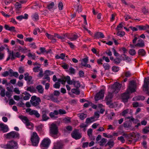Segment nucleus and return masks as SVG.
Returning a JSON list of instances; mask_svg holds the SVG:
<instances>
[{
    "instance_id": "25",
    "label": "nucleus",
    "mask_w": 149,
    "mask_h": 149,
    "mask_svg": "<svg viewBox=\"0 0 149 149\" xmlns=\"http://www.w3.org/2000/svg\"><path fill=\"white\" fill-rule=\"evenodd\" d=\"M94 36L97 38H103L104 36L103 34L101 32H97L95 34Z\"/></svg>"
},
{
    "instance_id": "37",
    "label": "nucleus",
    "mask_w": 149,
    "mask_h": 149,
    "mask_svg": "<svg viewBox=\"0 0 149 149\" xmlns=\"http://www.w3.org/2000/svg\"><path fill=\"white\" fill-rule=\"evenodd\" d=\"M88 58L86 57L83 59L81 61V65L82 66H84L87 64L88 61Z\"/></svg>"
},
{
    "instance_id": "28",
    "label": "nucleus",
    "mask_w": 149,
    "mask_h": 149,
    "mask_svg": "<svg viewBox=\"0 0 149 149\" xmlns=\"http://www.w3.org/2000/svg\"><path fill=\"white\" fill-rule=\"evenodd\" d=\"M126 119H129L133 121V123L136 124L139 122V120L137 119H135L132 116L130 117H126Z\"/></svg>"
},
{
    "instance_id": "4",
    "label": "nucleus",
    "mask_w": 149,
    "mask_h": 149,
    "mask_svg": "<svg viewBox=\"0 0 149 149\" xmlns=\"http://www.w3.org/2000/svg\"><path fill=\"white\" fill-rule=\"evenodd\" d=\"M19 118L21 119L22 121L25 124L27 128L30 130H33V124L29 122L28 118L23 116H20Z\"/></svg>"
},
{
    "instance_id": "52",
    "label": "nucleus",
    "mask_w": 149,
    "mask_h": 149,
    "mask_svg": "<svg viewBox=\"0 0 149 149\" xmlns=\"http://www.w3.org/2000/svg\"><path fill=\"white\" fill-rule=\"evenodd\" d=\"M28 56L29 57L33 59H35L36 58L35 54L33 53H29L28 54Z\"/></svg>"
},
{
    "instance_id": "16",
    "label": "nucleus",
    "mask_w": 149,
    "mask_h": 149,
    "mask_svg": "<svg viewBox=\"0 0 149 149\" xmlns=\"http://www.w3.org/2000/svg\"><path fill=\"white\" fill-rule=\"evenodd\" d=\"M68 84L69 85L73 84L74 87L76 88H79L80 86V84L79 82L78 81H76L73 79L68 82Z\"/></svg>"
},
{
    "instance_id": "62",
    "label": "nucleus",
    "mask_w": 149,
    "mask_h": 149,
    "mask_svg": "<svg viewBox=\"0 0 149 149\" xmlns=\"http://www.w3.org/2000/svg\"><path fill=\"white\" fill-rule=\"evenodd\" d=\"M10 74L9 71H5L2 74V75L3 77H6L8 75Z\"/></svg>"
},
{
    "instance_id": "26",
    "label": "nucleus",
    "mask_w": 149,
    "mask_h": 149,
    "mask_svg": "<svg viewBox=\"0 0 149 149\" xmlns=\"http://www.w3.org/2000/svg\"><path fill=\"white\" fill-rule=\"evenodd\" d=\"M4 49V47L3 46L0 47V60L3 59L4 57V53L1 52Z\"/></svg>"
},
{
    "instance_id": "13",
    "label": "nucleus",
    "mask_w": 149,
    "mask_h": 149,
    "mask_svg": "<svg viewBox=\"0 0 149 149\" xmlns=\"http://www.w3.org/2000/svg\"><path fill=\"white\" fill-rule=\"evenodd\" d=\"M71 134L72 137L76 140L79 139L81 137V134L79 133L78 130H74Z\"/></svg>"
},
{
    "instance_id": "40",
    "label": "nucleus",
    "mask_w": 149,
    "mask_h": 149,
    "mask_svg": "<svg viewBox=\"0 0 149 149\" xmlns=\"http://www.w3.org/2000/svg\"><path fill=\"white\" fill-rule=\"evenodd\" d=\"M65 55L63 53L61 54L60 55H57L55 56V58L56 59H58L61 58L62 59H64L65 57Z\"/></svg>"
},
{
    "instance_id": "10",
    "label": "nucleus",
    "mask_w": 149,
    "mask_h": 149,
    "mask_svg": "<svg viewBox=\"0 0 149 149\" xmlns=\"http://www.w3.org/2000/svg\"><path fill=\"white\" fill-rule=\"evenodd\" d=\"M149 78H145L143 86V90L146 93L149 95Z\"/></svg>"
},
{
    "instance_id": "3",
    "label": "nucleus",
    "mask_w": 149,
    "mask_h": 149,
    "mask_svg": "<svg viewBox=\"0 0 149 149\" xmlns=\"http://www.w3.org/2000/svg\"><path fill=\"white\" fill-rule=\"evenodd\" d=\"M1 147L6 149H17L18 148L17 143L13 141L8 142L6 145L1 144Z\"/></svg>"
},
{
    "instance_id": "57",
    "label": "nucleus",
    "mask_w": 149,
    "mask_h": 149,
    "mask_svg": "<svg viewBox=\"0 0 149 149\" xmlns=\"http://www.w3.org/2000/svg\"><path fill=\"white\" fill-rule=\"evenodd\" d=\"M108 145L111 148L113 147L114 144V143L113 141H110L107 143Z\"/></svg>"
},
{
    "instance_id": "60",
    "label": "nucleus",
    "mask_w": 149,
    "mask_h": 149,
    "mask_svg": "<svg viewBox=\"0 0 149 149\" xmlns=\"http://www.w3.org/2000/svg\"><path fill=\"white\" fill-rule=\"evenodd\" d=\"M67 43L70 45V48L72 49H74L75 47V45L71 42L68 41L67 42Z\"/></svg>"
},
{
    "instance_id": "47",
    "label": "nucleus",
    "mask_w": 149,
    "mask_h": 149,
    "mask_svg": "<svg viewBox=\"0 0 149 149\" xmlns=\"http://www.w3.org/2000/svg\"><path fill=\"white\" fill-rule=\"evenodd\" d=\"M129 54L132 56H134L136 54V52L134 49H130L129 51Z\"/></svg>"
},
{
    "instance_id": "54",
    "label": "nucleus",
    "mask_w": 149,
    "mask_h": 149,
    "mask_svg": "<svg viewBox=\"0 0 149 149\" xmlns=\"http://www.w3.org/2000/svg\"><path fill=\"white\" fill-rule=\"evenodd\" d=\"M58 7L60 10H63V5L62 2L60 1L59 2L58 4Z\"/></svg>"
},
{
    "instance_id": "35",
    "label": "nucleus",
    "mask_w": 149,
    "mask_h": 149,
    "mask_svg": "<svg viewBox=\"0 0 149 149\" xmlns=\"http://www.w3.org/2000/svg\"><path fill=\"white\" fill-rule=\"evenodd\" d=\"M58 114V111L56 110H55L53 112H51L49 113V116L51 118H55V115H57Z\"/></svg>"
},
{
    "instance_id": "38",
    "label": "nucleus",
    "mask_w": 149,
    "mask_h": 149,
    "mask_svg": "<svg viewBox=\"0 0 149 149\" xmlns=\"http://www.w3.org/2000/svg\"><path fill=\"white\" fill-rule=\"evenodd\" d=\"M32 19L34 21H37L39 19V16L38 13H35L32 16Z\"/></svg>"
},
{
    "instance_id": "9",
    "label": "nucleus",
    "mask_w": 149,
    "mask_h": 149,
    "mask_svg": "<svg viewBox=\"0 0 149 149\" xmlns=\"http://www.w3.org/2000/svg\"><path fill=\"white\" fill-rule=\"evenodd\" d=\"M51 143V141L49 138H45L42 141L40 146L42 149L47 148Z\"/></svg>"
},
{
    "instance_id": "29",
    "label": "nucleus",
    "mask_w": 149,
    "mask_h": 149,
    "mask_svg": "<svg viewBox=\"0 0 149 149\" xmlns=\"http://www.w3.org/2000/svg\"><path fill=\"white\" fill-rule=\"evenodd\" d=\"M132 112V110L130 109H127L123 111L121 113V115L123 116H125L127 114Z\"/></svg>"
},
{
    "instance_id": "17",
    "label": "nucleus",
    "mask_w": 149,
    "mask_h": 149,
    "mask_svg": "<svg viewBox=\"0 0 149 149\" xmlns=\"http://www.w3.org/2000/svg\"><path fill=\"white\" fill-rule=\"evenodd\" d=\"M9 130V128L8 126L3 123L0 124V131H2L3 132H7Z\"/></svg>"
},
{
    "instance_id": "22",
    "label": "nucleus",
    "mask_w": 149,
    "mask_h": 149,
    "mask_svg": "<svg viewBox=\"0 0 149 149\" xmlns=\"http://www.w3.org/2000/svg\"><path fill=\"white\" fill-rule=\"evenodd\" d=\"M79 37L77 34H72L68 37V38L71 41H72L76 40Z\"/></svg>"
},
{
    "instance_id": "23",
    "label": "nucleus",
    "mask_w": 149,
    "mask_h": 149,
    "mask_svg": "<svg viewBox=\"0 0 149 149\" xmlns=\"http://www.w3.org/2000/svg\"><path fill=\"white\" fill-rule=\"evenodd\" d=\"M36 89L38 92L40 94H42L44 92V88L41 85L37 86L36 87Z\"/></svg>"
},
{
    "instance_id": "7",
    "label": "nucleus",
    "mask_w": 149,
    "mask_h": 149,
    "mask_svg": "<svg viewBox=\"0 0 149 149\" xmlns=\"http://www.w3.org/2000/svg\"><path fill=\"white\" fill-rule=\"evenodd\" d=\"M30 102L33 106L36 107L39 105L41 100L40 97L33 96L31 97Z\"/></svg>"
},
{
    "instance_id": "1",
    "label": "nucleus",
    "mask_w": 149,
    "mask_h": 149,
    "mask_svg": "<svg viewBox=\"0 0 149 149\" xmlns=\"http://www.w3.org/2000/svg\"><path fill=\"white\" fill-rule=\"evenodd\" d=\"M136 83L134 81H130L126 92L123 93L122 95V99L123 102H127L130 95L131 93L136 91Z\"/></svg>"
},
{
    "instance_id": "12",
    "label": "nucleus",
    "mask_w": 149,
    "mask_h": 149,
    "mask_svg": "<svg viewBox=\"0 0 149 149\" xmlns=\"http://www.w3.org/2000/svg\"><path fill=\"white\" fill-rule=\"evenodd\" d=\"M104 89L101 90L98 93H97L95 97V101L102 99L104 96Z\"/></svg>"
},
{
    "instance_id": "59",
    "label": "nucleus",
    "mask_w": 149,
    "mask_h": 149,
    "mask_svg": "<svg viewBox=\"0 0 149 149\" xmlns=\"http://www.w3.org/2000/svg\"><path fill=\"white\" fill-rule=\"evenodd\" d=\"M112 50L113 53L114 55L115 56L118 57L119 56V54L116 51V50L114 48H112Z\"/></svg>"
},
{
    "instance_id": "50",
    "label": "nucleus",
    "mask_w": 149,
    "mask_h": 149,
    "mask_svg": "<svg viewBox=\"0 0 149 149\" xmlns=\"http://www.w3.org/2000/svg\"><path fill=\"white\" fill-rule=\"evenodd\" d=\"M125 32L124 31H118L116 33V35L118 36H119L120 37H122L125 35Z\"/></svg>"
},
{
    "instance_id": "51",
    "label": "nucleus",
    "mask_w": 149,
    "mask_h": 149,
    "mask_svg": "<svg viewBox=\"0 0 149 149\" xmlns=\"http://www.w3.org/2000/svg\"><path fill=\"white\" fill-rule=\"evenodd\" d=\"M103 66L105 70H108L110 68L109 65L107 63H104Z\"/></svg>"
},
{
    "instance_id": "2",
    "label": "nucleus",
    "mask_w": 149,
    "mask_h": 149,
    "mask_svg": "<svg viewBox=\"0 0 149 149\" xmlns=\"http://www.w3.org/2000/svg\"><path fill=\"white\" fill-rule=\"evenodd\" d=\"M121 87V84L118 83H115L112 87L109 88V90L110 92H109V94L105 98V99L107 101H110L111 99L113 96V93H118L120 90Z\"/></svg>"
},
{
    "instance_id": "6",
    "label": "nucleus",
    "mask_w": 149,
    "mask_h": 149,
    "mask_svg": "<svg viewBox=\"0 0 149 149\" xmlns=\"http://www.w3.org/2000/svg\"><path fill=\"white\" fill-rule=\"evenodd\" d=\"M21 54L19 52H14L13 51L9 52V55L6 59V61H8L9 59L13 61L16 58H19Z\"/></svg>"
},
{
    "instance_id": "31",
    "label": "nucleus",
    "mask_w": 149,
    "mask_h": 149,
    "mask_svg": "<svg viewBox=\"0 0 149 149\" xmlns=\"http://www.w3.org/2000/svg\"><path fill=\"white\" fill-rule=\"evenodd\" d=\"M67 72L71 74H74L75 72V69L72 67H70Z\"/></svg>"
},
{
    "instance_id": "18",
    "label": "nucleus",
    "mask_w": 149,
    "mask_h": 149,
    "mask_svg": "<svg viewBox=\"0 0 149 149\" xmlns=\"http://www.w3.org/2000/svg\"><path fill=\"white\" fill-rule=\"evenodd\" d=\"M132 47H142L144 46V44L143 40L141 39H140L138 41L137 43L134 46L132 45H130Z\"/></svg>"
},
{
    "instance_id": "58",
    "label": "nucleus",
    "mask_w": 149,
    "mask_h": 149,
    "mask_svg": "<svg viewBox=\"0 0 149 149\" xmlns=\"http://www.w3.org/2000/svg\"><path fill=\"white\" fill-rule=\"evenodd\" d=\"M123 27V25L122 23H120L117 26L116 29L117 31L121 30Z\"/></svg>"
},
{
    "instance_id": "19",
    "label": "nucleus",
    "mask_w": 149,
    "mask_h": 149,
    "mask_svg": "<svg viewBox=\"0 0 149 149\" xmlns=\"http://www.w3.org/2000/svg\"><path fill=\"white\" fill-rule=\"evenodd\" d=\"M31 96V95L27 92L25 91L22 93L21 95V97H23L24 100H27L29 99Z\"/></svg>"
},
{
    "instance_id": "53",
    "label": "nucleus",
    "mask_w": 149,
    "mask_h": 149,
    "mask_svg": "<svg viewBox=\"0 0 149 149\" xmlns=\"http://www.w3.org/2000/svg\"><path fill=\"white\" fill-rule=\"evenodd\" d=\"M106 139L104 138H103L102 139L100 143V145H104L106 143Z\"/></svg>"
},
{
    "instance_id": "8",
    "label": "nucleus",
    "mask_w": 149,
    "mask_h": 149,
    "mask_svg": "<svg viewBox=\"0 0 149 149\" xmlns=\"http://www.w3.org/2000/svg\"><path fill=\"white\" fill-rule=\"evenodd\" d=\"M6 138L10 139L15 138L18 139L19 137V135L18 132L13 131L4 134Z\"/></svg>"
},
{
    "instance_id": "55",
    "label": "nucleus",
    "mask_w": 149,
    "mask_h": 149,
    "mask_svg": "<svg viewBox=\"0 0 149 149\" xmlns=\"http://www.w3.org/2000/svg\"><path fill=\"white\" fill-rule=\"evenodd\" d=\"M112 71L114 72H117L119 70L118 67L116 66H113L112 68Z\"/></svg>"
},
{
    "instance_id": "39",
    "label": "nucleus",
    "mask_w": 149,
    "mask_h": 149,
    "mask_svg": "<svg viewBox=\"0 0 149 149\" xmlns=\"http://www.w3.org/2000/svg\"><path fill=\"white\" fill-rule=\"evenodd\" d=\"M138 53L139 55H140L143 56H144L146 54V52L143 49H139L138 51Z\"/></svg>"
},
{
    "instance_id": "41",
    "label": "nucleus",
    "mask_w": 149,
    "mask_h": 149,
    "mask_svg": "<svg viewBox=\"0 0 149 149\" xmlns=\"http://www.w3.org/2000/svg\"><path fill=\"white\" fill-rule=\"evenodd\" d=\"M145 99V97L143 96H138L137 97H134L133 98V100L134 101L135 100H143Z\"/></svg>"
},
{
    "instance_id": "46",
    "label": "nucleus",
    "mask_w": 149,
    "mask_h": 149,
    "mask_svg": "<svg viewBox=\"0 0 149 149\" xmlns=\"http://www.w3.org/2000/svg\"><path fill=\"white\" fill-rule=\"evenodd\" d=\"M54 74V72L52 71H51L49 70H46L44 73V75H46L48 76Z\"/></svg>"
},
{
    "instance_id": "5",
    "label": "nucleus",
    "mask_w": 149,
    "mask_h": 149,
    "mask_svg": "<svg viewBox=\"0 0 149 149\" xmlns=\"http://www.w3.org/2000/svg\"><path fill=\"white\" fill-rule=\"evenodd\" d=\"M40 138L37 133L33 132L31 135V141L33 146H37L39 141Z\"/></svg>"
},
{
    "instance_id": "15",
    "label": "nucleus",
    "mask_w": 149,
    "mask_h": 149,
    "mask_svg": "<svg viewBox=\"0 0 149 149\" xmlns=\"http://www.w3.org/2000/svg\"><path fill=\"white\" fill-rule=\"evenodd\" d=\"M70 81V78L68 76L66 77H63L61 79H59L58 80V81L61 82L62 84H65L66 81L68 84V82H69Z\"/></svg>"
},
{
    "instance_id": "43",
    "label": "nucleus",
    "mask_w": 149,
    "mask_h": 149,
    "mask_svg": "<svg viewBox=\"0 0 149 149\" xmlns=\"http://www.w3.org/2000/svg\"><path fill=\"white\" fill-rule=\"evenodd\" d=\"M18 50L20 52H21L23 53H25L26 52L27 49L25 47H19L18 48Z\"/></svg>"
},
{
    "instance_id": "34",
    "label": "nucleus",
    "mask_w": 149,
    "mask_h": 149,
    "mask_svg": "<svg viewBox=\"0 0 149 149\" xmlns=\"http://www.w3.org/2000/svg\"><path fill=\"white\" fill-rule=\"evenodd\" d=\"M29 74L27 72L24 74V79L25 80L30 81L32 77L29 76Z\"/></svg>"
},
{
    "instance_id": "14",
    "label": "nucleus",
    "mask_w": 149,
    "mask_h": 149,
    "mask_svg": "<svg viewBox=\"0 0 149 149\" xmlns=\"http://www.w3.org/2000/svg\"><path fill=\"white\" fill-rule=\"evenodd\" d=\"M26 111L31 115H34L37 118H39L40 116V114L37 111L31 110L30 108H28L26 109Z\"/></svg>"
},
{
    "instance_id": "63",
    "label": "nucleus",
    "mask_w": 149,
    "mask_h": 149,
    "mask_svg": "<svg viewBox=\"0 0 149 149\" xmlns=\"http://www.w3.org/2000/svg\"><path fill=\"white\" fill-rule=\"evenodd\" d=\"M149 127H146L143 130V132L144 134H146L149 132Z\"/></svg>"
},
{
    "instance_id": "61",
    "label": "nucleus",
    "mask_w": 149,
    "mask_h": 149,
    "mask_svg": "<svg viewBox=\"0 0 149 149\" xmlns=\"http://www.w3.org/2000/svg\"><path fill=\"white\" fill-rule=\"evenodd\" d=\"M53 87L56 88H59L60 87V84L59 82H56L54 85Z\"/></svg>"
},
{
    "instance_id": "42",
    "label": "nucleus",
    "mask_w": 149,
    "mask_h": 149,
    "mask_svg": "<svg viewBox=\"0 0 149 149\" xmlns=\"http://www.w3.org/2000/svg\"><path fill=\"white\" fill-rule=\"evenodd\" d=\"M78 116L82 120H84L86 117V115L84 113H81L78 114Z\"/></svg>"
},
{
    "instance_id": "24",
    "label": "nucleus",
    "mask_w": 149,
    "mask_h": 149,
    "mask_svg": "<svg viewBox=\"0 0 149 149\" xmlns=\"http://www.w3.org/2000/svg\"><path fill=\"white\" fill-rule=\"evenodd\" d=\"M107 105H109V107L110 108H113L116 107L117 106V104L116 102H114L113 103H111L110 101H107L106 102Z\"/></svg>"
},
{
    "instance_id": "56",
    "label": "nucleus",
    "mask_w": 149,
    "mask_h": 149,
    "mask_svg": "<svg viewBox=\"0 0 149 149\" xmlns=\"http://www.w3.org/2000/svg\"><path fill=\"white\" fill-rule=\"evenodd\" d=\"M15 8L18 10L19 8H21L22 7L21 5V4L19 3L18 2H17L15 4Z\"/></svg>"
},
{
    "instance_id": "36",
    "label": "nucleus",
    "mask_w": 149,
    "mask_h": 149,
    "mask_svg": "<svg viewBox=\"0 0 149 149\" xmlns=\"http://www.w3.org/2000/svg\"><path fill=\"white\" fill-rule=\"evenodd\" d=\"M94 117H91L90 118H87L86 120V124H88L92 123L95 121V120H94Z\"/></svg>"
},
{
    "instance_id": "44",
    "label": "nucleus",
    "mask_w": 149,
    "mask_h": 149,
    "mask_svg": "<svg viewBox=\"0 0 149 149\" xmlns=\"http://www.w3.org/2000/svg\"><path fill=\"white\" fill-rule=\"evenodd\" d=\"M125 56V58H123V60L126 61L128 62L131 61V59L130 57L128 56H127L125 54H123L121 56Z\"/></svg>"
},
{
    "instance_id": "11",
    "label": "nucleus",
    "mask_w": 149,
    "mask_h": 149,
    "mask_svg": "<svg viewBox=\"0 0 149 149\" xmlns=\"http://www.w3.org/2000/svg\"><path fill=\"white\" fill-rule=\"evenodd\" d=\"M50 134L52 135H55L57 134L58 132V127L55 124H52L49 127Z\"/></svg>"
},
{
    "instance_id": "45",
    "label": "nucleus",
    "mask_w": 149,
    "mask_h": 149,
    "mask_svg": "<svg viewBox=\"0 0 149 149\" xmlns=\"http://www.w3.org/2000/svg\"><path fill=\"white\" fill-rule=\"evenodd\" d=\"M43 127V125H40L36 127L37 130L39 132H41L42 131Z\"/></svg>"
},
{
    "instance_id": "21",
    "label": "nucleus",
    "mask_w": 149,
    "mask_h": 149,
    "mask_svg": "<svg viewBox=\"0 0 149 149\" xmlns=\"http://www.w3.org/2000/svg\"><path fill=\"white\" fill-rule=\"evenodd\" d=\"M9 71L10 74V77L13 76L16 78L18 77L19 76V74L17 72H13V70L11 69H10L9 70Z\"/></svg>"
},
{
    "instance_id": "49",
    "label": "nucleus",
    "mask_w": 149,
    "mask_h": 149,
    "mask_svg": "<svg viewBox=\"0 0 149 149\" xmlns=\"http://www.w3.org/2000/svg\"><path fill=\"white\" fill-rule=\"evenodd\" d=\"M54 2H51L47 6V7L48 9L49 10L52 9L54 6Z\"/></svg>"
},
{
    "instance_id": "48",
    "label": "nucleus",
    "mask_w": 149,
    "mask_h": 149,
    "mask_svg": "<svg viewBox=\"0 0 149 149\" xmlns=\"http://www.w3.org/2000/svg\"><path fill=\"white\" fill-rule=\"evenodd\" d=\"M71 92L74 93L77 95H79L80 93V91L77 89L73 88L71 89Z\"/></svg>"
},
{
    "instance_id": "30",
    "label": "nucleus",
    "mask_w": 149,
    "mask_h": 149,
    "mask_svg": "<svg viewBox=\"0 0 149 149\" xmlns=\"http://www.w3.org/2000/svg\"><path fill=\"white\" fill-rule=\"evenodd\" d=\"M62 146L61 145L59 142H57L55 143L53 147V149H60L62 148Z\"/></svg>"
},
{
    "instance_id": "33",
    "label": "nucleus",
    "mask_w": 149,
    "mask_h": 149,
    "mask_svg": "<svg viewBox=\"0 0 149 149\" xmlns=\"http://www.w3.org/2000/svg\"><path fill=\"white\" fill-rule=\"evenodd\" d=\"M26 90L32 93H36V89L33 86H30L28 87L26 89Z\"/></svg>"
},
{
    "instance_id": "32",
    "label": "nucleus",
    "mask_w": 149,
    "mask_h": 149,
    "mask_svg": "<svg viewBox=\"0 0 149 149\" xmlns=\"http://www.w3.org/2000/svg\"><path fill=\"white\" fill-rule=\"evenodd\" d=\"M42 69L40 67V65H38L35 66L33 68V71L35 72H38Z\"/></svg>"
},
{
    "instance_id": "27",
    "label": "nucleus",
    "mask_w": 149,
    "mask_h": 149,
    "mask_svg": "<svg viewBox=\"0 0 149 149\" xmlns=\"http://www.w3.org/2000/svg\"><path fill=\"white\" fill-rule=\"evenodd\" d=\"M132 123L129 121L125 122L123 124V126L125 128H129L131 127Z\"/></svg>"
},
{
    "instance_id": "20",
    "label": "nucleus",
    "mask_w": 149,
    "mask_h": 149,
    "mask_svg": "<svg viewBox=\"0 0 149 149\" xmlns=\"http://www.w3.org/2000/svg\"><path fill=\"white\" fill-rule=\"evenodd\" d=\"M48 114V112L46 111H44L42 112V121H46L49 119V118L47 116Z\"/></svg>"
},
{
    "instance_id": "64",
    "label": "nucleus",
    "mask_w": 149,
    "mask_h": 149,
    "mask_svg": "<svg viewBox=\"0 0 149 149\" xmlns=\"http://www.w3.org/2000/svg\"><path fill=\"white\" fill-rule=\"evenodd\" d=\"M143 30H146L147 29H149V25L146 24L145 25H143Z\"/></svg>"
}]
</instances>
